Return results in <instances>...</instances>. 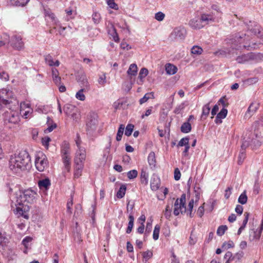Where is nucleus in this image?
<instances>
[{
	"instance_id": "nucleus-1",
	"label": "nucleus",
	"mask_w": 263,
	"mask_h": 263,
	"mask_svg": "<svg viewBox=\"0 0 263 263\" xmlns=\"http://www.w3.org/2000/svg\"><path fill=\"white\" fill-rule=\"evenodd\" d=\"M31 158L26 151H21L10 156L9 167L14 174H20L30 165Z\"/></svg>"
},
{
	"instance_id": "nucleus-2",
	"label": "nucleus",
	"mask_w": 263,
	"mask_h": 263,
	"mask_svg": "<svg viewBox=\"0 0 263 263\" xmlns=\"http://www.w3.org/2000/svg\"><path fill=\"white\" fill-rule=\"evenodd\" d=\"M254 24V28L250 27L248 28V34H242L241 35H236L232 40V44H234V46H232L233 48L236 49H238V47H241V44H243L242 46L244 48L247 49V50H250L252 47L250 45H247L248 42L250 41V38L249 34H253L256 35L260 33V27Z\"/></svg>"
},
{
	"instance_id": "nucleus-3",
	"label": "nucleus",
	"mask_w": 263,
	"mask_h": 263,
	"mask_svg": "<svg viewBox=\"0 0 263 263\" xmlns=\"http://www.w3.org/2000/svg\"><path fill=\"white\" fill-rule=\"evenodd\" d=\"M36 192L31 189H28L24 191H20L19 195L16 197L17 205L27 204L33 203L35 199Z\"/></svg>"
},
{
	"instance_id": "nucleus-4",
	"label": "nucleus",
	"mask_w": 263,
	"mask_h": 263,
	"mask_svg": "<svg viewBox=\"0 0 263 263\" xmlns=\"http://www.w3.org/2000/svg\"><path fill=\"white\" fill-rule=\"evenodd\" d=\"M99 122L98 116L95 114L88 116L86 123L87 134L90 136H95L99 132Z\"/></svg>"
},
{
	"instance_id": "nucleus-5",
	"label": "nucleus",
	"mask_w": 263,
	"mask_h": 263,
	"mask_svg": "<svg viewBox=\"0 0 263 263\" xmlns=\"http://www.w3.org/2000/svg\"><path fill=\"white\" fill-rule=\"evenodd\" d=\"M250 136L248 140H246L243 141L241 146V148L246 149L250 145L253 149H256L261 145L263 142L262 137L255 133H251Z\"/></svg>"
},
{
	"instance_id": "nucleus-6",
	"label": "nucleus",
	"mask_w": 263,
	"mask_h": 263,
	"mask_svg": "<svg viewBox=\"0 0 263 263\" xmlns=\"http://www.w3.org/2000/svg\"><path fill=\"white\" fill-rule=\"evenodd\" d=\"M35 165L40 172L44 171L48 166V161L46 156L42 152H39L35 156Z\"/></svg>"
},
{
	"instance_id": "nucleus-7",
	"label": "nucleus",
	"mask_w": 263,
	"mask_h": 263,
	"mask_svg": "<svg viewBox=\"0 0 263 263\" xmlns=\"http://www.w3.org/2000/svg\"><path fill=\"white\" fill-rule=\"evenodd\" d=\"M186 195L183 194L180 198H177L174 203V214L178 216L180 213L183 214L186 211Z\"/></svg>"
},
{
	"instance_id": "nucleus-8",
	"label": "nucleus",
	"mask_w": 263,
	"mask_h": 263,
	"mask_svg": "<svg viewBox=\"0 0 263 263\" xmlns=\"http://www.w3.org/2000/svg\"><path fill=\"white\" fill-rule=\"evenodd\" d=\"M86 157L85 148L77 149L74 158V164L84 165Z\"/></svg>"
},
{
	"instance_id": "nucleus-9",
	"label": "nucleus",
	"mask_w": 263,
	"mask_h": 263,
	"mask_svg": "<svg viewBox=\"0 0 263 263\" xmlns=\"http://www.w3.org/2000/svg\"><path fill=\"white\" fill-rule=\"evenodd\" d=\"M33 110L29 103L23 102L20 104V114L23 118L28 119L31 117Z\"/></svg>"
},
{
	"instance_id": "nucleus-10",
	"label": "nucleus",
	"mask_w": 263,
	"mask_h": 263,
	"mask_svg": "<svg viewBox=\"0 0 263 263\" xmlns=\"http://www.w3.org/2000/svg\"><path fill=\"white\" fill-rule=\"evenodd\" d=\"M11 46L18 50L24 48V44L20 35H13L11 39Z\"/></svg>"
},
{
	"instance_id": "nucleus-11",
	"label": "nucleus",
	"mask_w": 263,
	"mask_h": 263,
	"mask_svg": "<svg viewBox=\"0 0 263 263\" xmlns=\"http://www.w3.org/2000/svg\"><path fill=\"white\" fill-rule=\"evenodd\" d=\"M5 116L6 120L10 123L16 124L18 123L20 121V117L17 111H10L9 112H7L6 113Z\"/></svg>"
},
{
	"instance_id": "nucleus-12",
	"label": "nucleus",
	"mask_w": 263,
	"mask_h": 263,
	"mask_svg": "<svg viewBox=\"0 0 263 263\" xmlns=\"http://www.w3.org/2000/svg\"><path fill=\"white\" fill-rule=\"evenodd\" d=\"M29 210V206L27 204L17 205L15 209L16 214L19 216H22L26 219H28L29 216L28 212Z\"/></svg>"
},
{
	"instance_id": "nucleus-13",
	"label": "nucleus",
	"mask_w": 263,
	"mask_h": 263,
	"mask_svg": "<svg viewBox=\"0 0 263 263\" xmlns=\"http://www.w3.org/2000/svg\"><path fill=\"white\" fill-rule=\"evenodd\" d=\"M259 104L256 102H252L249 106L247 112L245 114L246 118H251L259 108Z\"/></svg>"
},
{
	"instance_id": "nucleus-14",
	"label": "nucleus",
	"mask_w": 263,
	"mask_h": 263,
	"mask_svg": "<svg viewBox=\"0 0 263 263\" xmlns=\"http://www.w3.org/2000/svg\"><path fill=\"white\" fill-rule=\"evenodd\" d=\"M37 184L40 190L47 191L51 185V182L50 179L46 178L40 180Z\"/></svg>"
},
{
	"instance_id": "nucleus-15",
	"label": "nucleus",
	"mask_w": 263,
	"mask_h": 263,
	"mask_svg": "<svg viewBox=\"0 0 263 263\" xmlns=\"http://www.w3.org/2000/svg\"><path fill=\"white\" fill-rule=\"evenodd\" d=\"M45 63L49 66L58 67L60 65V61L59 60L53 61L52 57L48 54L44 56Z\"/></svg>"
},
{
	"instance_id": "nucleus-16",
	"label": "nucleus",
	"mask_w": 263,
	"mask_h": 263,
	"mask_svg": "<svg viewBox=\"0 0 263 263\" xmlns=\"http://www.w3.org/2000/svg\"><path fill=\"white\" fill-rule=\"evenodd\" d=\"M61 156H70V145L67 141H64L61 147Z\"/></svg>"
},
{
	"instance_id": "nucleus-17",
	"label": "nucleus",
	"mask_w": 263,
	"mask_h": 263,
	"mask_svg": "<svg viewBox=\"0 0 263 263\" xmlns=\"http://www.w3.org/2000/svg\"><path fill=\"white\" fill-rule=\"evenodd\" d=\"M51 74L53 82L57 85H59L61 84V78L59 76V72L58 70L55 68H52Z\"/></svg>"
},
{
	"instance_id": "nucleus-18",
	"label": "nucleus",
	"mask_w": 263,
	"mask_h": 263,
	"mask_svg": "<svg viewBox=\"0 0 263 263\" xmlns=\"http://www.w3.org/2000/svg\"><path fill=\"white\" fill-rule=\"evenodd\" d=\"M190 26L194 29H199L203 27L201 18H193L189 22Z\"/></svg>"
},
{
	"instance_id": "nucleus-19",
	"label": "nucleus",
	"mask_w": 263,
	"mask_h": 263,
	"mask_svg": "<svg viewBox=\"0 0 263 263\" xmlns=\"http://www.w3.org/2000/svg\"><path fill=\"white\" fill-rule=\"evenodd\" d=\"M160 180L157 176H153L151 181V188L153 191H157L160 187Z\"/></svg>"
},
{
	"instance_id": "nucleus-20",
	"label": "nucleus",
	"mask_w": 263,
	"mask_h": 263,
	"mask_svg": "<svg viewBox=\"0 0 263 263\" xmlns=\"http://www.w3.org/2000/svg\"><path fill=\"white\" fill-rule=\"evenodd\" d=\"M166 73L168 75H173L175 74L178 70L177 67L174 65L167 63L165 65Z\"/></svg>"
},
{
	"instance_id": "nucleus-21",
	"label": "nucleus",
	"mask_w": 263,
	"mask_h": 263,
	"mask_svg": "<svg viewBox=\"0 0 263 263\" xmlns=\"http://www.w3.org/2000/svg\"><path fill=\"white\" fill-rule=\"evenodd\" d=\"M228 110L227 109L223 108L220 111L217 115L215 119V123L220 124L222 123V119L225 118L227 115Z\"/></svg>"
},
{
	"instance_id": "nucleus-22",
	"label": "nucleus",
	"mask_w": 263,
	"mask_h": 263,
	"mask_svg": "<svg viewBox=\"0 0 263 263\" xmlns=\"http://www.w3.org/2000/svg\"><path fill=\"white\" fill-rule=\"evenodd\" d=\"M78 81L81 83L82 87L85 88L87 90L90 89V85L85 74H82L81 76H79Z\"/></svg>"
},
{
	"instance_id": "nucleus-23",
	"label": "nucleus",
	"mask_w": 263,
	"mask_h": 263,
	"mask_svg": "<svg viewBox=\"0 0 263 263\" xmlns=\"http://www.w3.org/2000/svg\"><path fill=\"white\" fill-rule=\"evenodd\" d=\"M9 242V238L6 235V233L0 230V246L5 247Z\"/></svg>"
},
{
	"instance_id": "nucleus-24",
	"label": "nucleus",
	"mask_w": 263,
	"mask_h": 263,
	"mask_svg": "<svg viewBox=\"0 0 263 263\" xmlns=\"http://www.w3.org/2000/svg\"><path fill=\"white\" fill-rule=\"evenodd\" d=\"M147 161L151 168L155 167L156 165V160L155 154L154 152H151L148 154Z\"/></svg>"
},
{
	"instance_id": "nucleus-25",
	"label": "nucleus",
	"mask_w": 263,
	"mask_h": 263,
	"mask_svg": "<svg viewBox=\"0 0 263 263\" xmlns=\"http://www.w3.org/2000/svg\"><path fill=\"white\" fill-rule=\"evenodd\" d=\"M200 18L202 22H205L206 24H209L210 22H214L215 20L213 15L211 13H203L201 15Z\"/></svg>"
},
{
	"instance_id": "nucleus-26",
	"label": "nucleus",
	"mask_w": 263,
	"mask_h": 263,
	"mask_svg": "<svg viewBox=\"0 0 263 263\" xmlns=\"http://www.w3.org/2000/svg\"><path fill=\"white\" fill-rule=\"evenodd\" d=\"M8 92L6 89L0 90V102L4 105L9 103L8 97L7 96Z\"/></svg>"
},
{
	"instance_id": "nucleus-27",
	"label": "nucleus",
	"mask_w": 263,
	"mask_h": 263,
	"mask_svg": "<svg viewBox=\"0 0 263 263\" xmlns=\"http://www.w3.org/2000/svg\"><path fill=\"white\" fill-rule=\"evenodd\" d=\"M75 109V106L70 104H66L63 107L64 111L67 116H72Z\"/></svg>"
},
{
	"instance_id": "nucleus-28",
	"label": "nucleus",
	"mask_w": 263,
	"mask_h": 263,
	"mask_svg": "<svg viewBox=\"0 0 263 263\" xmlns=\"http://www.w3.org/2000/svg\"><path fill=\"white\" fill-rule=\"evenodd\" d=\"M62 158L64 165L65 170H66L67 172H69L70 170V156H62Z\"/></svg>"
},
{
	"instance_id": "nucleus-29",
	"label": "nucleus",
	"mask_w": 263,
	"mask_h": 263,
	"mask_svg": "<svg viewBox=\"0 0 263 263\" xmlns=\"http://www.w3.org/2000/svg\"><path fill=\"white\" fill-rule=\"evenodd\" d=\"M138 68L136 64H132L127 71V74L132 77V76H136L137 74Z\"/></svg>"
},
{
	"instance_id": "nucleus-30",
	"label": "nucleus",
	"mask_w": 263,
	"mask_h": 263,
	"mask_svg": "<svg viewBox=\"0 0 263 263\" xmlns=\"http://www.w3.org/2000/svg\"><path fill=\"white\" fill-rule=\"evenodd\" d=\"M140 181L144 185L147 184L148 182V173L144 170H142L140 173Z\"/></svg>"
},
{
	"instance_id": "nucleus-31",
	"label": "nucleus",
	"mask_w": 263,
	"mask_h": 263,
	"mask_svg": "<svg viewBox=\"0 0 263 263\" xmlns=\"http://www.w3.org/2000/svg\"><path fill=\"white\" fill-rule=\"evenodd\" d=\"M7 188L10 194H12L13 192H16L17 191H20V186L18 184H14L13 183H7Z\"/></svg>"
},
{
	"instance_id": "nucleus-32",
	"label": "nucleus",
	"mask_w": 263,
	"mask_h": 263,
	"mask_svg": "<svg viewBox=\"0 0 263 263\" xmlns=\"http://www.w3.org/2000/svg\"><path fill=\"white\" fill-rule=\"evenodd\" d=\"M83 168L84 165L75 164V169L74 172V177L75 178H78L81 176Z\"/></svg>"
},
{
	"instance_id": "nucleus-33",
	"label": "nucleus",
	"mask_w": 263,
	"mask_h": 263,
	"mask_svg": "<svg viewBox=\"0 0 263 263\" xmlns=\"http://www.w3.org/2000/svg\"><path fill=\"white\" fill-rule=\"evenodd\" d=\"M129 222L128 223V227L127 228L126 232L127 234H129L133 228L134 222V217L132 214H129L128 216Z\"/></svg>"
},
{
	"instance_id": "nucleus-34",
	"label": "nucleus",
	"mask_w": 263,
	"mask_h": 263,
	"mask_svg": "<svg viewBox=\"0 0 263 263\" xmlns=\"http://www.w3.org/2000/svg\"><path fill=\"white\" fill-rule=\"evenodd\" d=\"M210 109L211 108L209 103L204 105L202 107V111L201 118L202 119H205L209 115Z\"/></svg>"
},
{
	"instance_id": "nucleus-35",
	"label": "nucleus",
	"mask_w": 263,
	"mask_h": 263,
	"mask_svg": "<svg viewBox=\"0 0 263 263\" xmlns=\"http://www.w3.org/2000/svg\"><path fill=\"white\" fill-rule=\"evenodd\" d=\"M180 129L183 133H189L192 129L191 124L189 122H185L182 124Z\"/></svg>"
},
{
	"instance_id": "nucleus-36",
	"label": "nucleus",
	"mask_w": 263,
	"mask_h": 263,
	"mask_svg": "<svg viewBox=\"0 0 263 263\" xmlns=\"http://www.w3.org/2000/svg\"><path fill=\"white\" fill-rule=\"evenodd\" d=\"M87 90L85 88L79 90L76 94V98L80 101H84L86 99L84 92Z\"/></svg>"
},
{
	"instance_id": "nucleus-37",
	"label": "nucleus",
	"mask_w": 263,
	"mask_h": 263,
	"mask_svg": "<svg viewBox=\"0 0 263 263\" xmlns=\"http://www.w3.org/2000/svg\"><path fill=\"white\" fill-rule=\"evenodd\" d=\"M151 98H154V92H151L145 94L143 98L140 99L139 103L140 104H142L148 101Z\"/></svg>"
},
{
	"instance_id": "nucleus-38",
	"label": "nucleus",
	"mask_w": 263,
	"mask_h": 263,
	"mask_svg": "<svg viewBox=\"0 0 263 263\" xmlns=\"http://www.w3.org/2000/svg\"><path fill=\"white\" fill-rule=\"evenodd\" d=\"M184 30L183 28H175L173 31L175 36L180 39H183L184 37Z\"/></svg>"
},
{
	"instance_id": "nucleus-39",
	"label": "nucleus",
	"mask_w": 263,
	"mask_h": 263,
	"mask_svg": "<svg viewBox=\"0 0 263 263\" xmlns=\"http://www.w3.org/2000/svg\"><path fill=\"white\" fill-rule=\"evenodd\" d=\"M251 58V55L249 54H242L238 56L236 58V61L239 63H242L248 61Z\"/></svg>"
},
{
	"instance_id": "nucleus-40",
	"label": "nucleus",
	"mask_w": 263,
	"mask_h": 263,
	"mask_svg": "<svg viewBox=\"0 0 263 263\" xmlns=\"http://www.w3.org/2000/svg\"><path fill=\"white\" fill-rule=\"evenodd\" d=\"M125 129L124 125L123 124H121L119 127V129L118 130L117 136H116V140L118 141H120L121 140L124 130Z\"/></svg>"
},
{
	"instance_id": "nucleus-41",
	"label": "nucleus",
	"mask_w": 263,
	"mask_h": 263,
	"mask_svg": "<svg viewBox=\"0 0 263 263\" xmlns=\"http://www.w3.org/2000/svg\"><path fill=\"white\" fill-rule=\"evenodd\" d=\"M148 73L147 69L145 68H142L140 69L139 73L138 78L140 79L141 82H143V79L145 78Z\"/></svg>"
},
{
	"instance_id": "nucleus-42",
	"label": "nucleus",
	"mask_w": 263,
	"mask_h": 263,
	"mask_svg": "<svg viewBox=\"0 0 263 263\" xmlns=\"http://www.w3.org/2000/svg\"><path fill=\"white\" fill-rule=\"evenodd\" d=\"M126 187L125 185H122L118 190L117 193V197L118 198H123L126 192Z\"/></svg>"
},
{
	"instance_id": "nucleus-43",
	"label": "nucleus",
	"mask_w": 263,
	"mask_h": 263,
	"mask_svg": "<svg viewBox=\"0 0 263 263\" xmlns=\"http://www.w3.org/2000/svg\"><path fill=\"white\" fill-rule=\"evenodd\" d=\"M248 197L246 195V192L244 191L242 193L240 194L239 196L238 201V202L241 204H246L247 202Z\"/></svg>"
},
{
	"instance_id": "nucleus-44",
	"label": "nucleus",
	"mask_w": 263,
	"mask_h": 263,
	"mask_svg": "<svg viewBox=\"0 0 263 263\" xmlns=\"http://www.w3.org/2000/svg\"><path fill=\"white\" fill-rule=\"evenodd\" d=\"M189 144V138L187 137L182 138L177 145V147L185 146Z\"/></svg>"
},
{
	"instance_id": "nucleus-45",
	"label": "nucleus",
	"mask_w": 263,
	"mask_h": 263,
	"mask_svg": "<svg viewBox=\"0 0 263 263\" xmlns=\"http://www.w3.org/2000/svg\"><path fill=\"white\" fill-rule=\"evenodd\" d=\"M172 213V205L167 204L166 207L165 211H164V215L165 217L167 219H170Z\"/></svg>"
},
{
	"instance_id": "nucleus-46",
	"label": "nucleus",
	"mask_w": 263,
	"mask_h": 263,
	"mask_svg": "<svg viewBox=\"0 0 263 263\" xmlns=\"http://www.w3.org/2000/svg\"><path fill=\"white\" fill-rule=\"evenodd\" d=\"M227 229L228 227L227 226L221 225L218 228L216 233L218 236H222L224 234L225 232L227 230Z\"/></svg>"
},
{
	"instance_id": "nucleus-47",
	"label": "nucleus",
	"mask_w": 263,
	"mask_h": 263,
	"mask_svg": "<svg viewBox=\"0 0 263 263\" xmlns=\"http://www.w3.org/2000/svg\"><path fill=\"white\" fill-rule=\"evenodd\" d=\"M134 128V125L133 124H128L125 128V135L127 137L130 136L133 132Z\"/></svg>"
},
{
	"instance_id": "nucleus-48",
	"label": "nucleus",
	"mask_w": 263,
	"mask_h": 263,
	"mask_svg": "<svg viewBox=\"0 0 263 263\" xmlns=\"http://www.w3.org/2000/svg\"><path fill=\"white\" fill-rule=\"evenodd\" d=\"M242 150L240 152L238 158V164L239 165H241L246 158V153L245 152V149L241 148Z\"/></svg>"
},
{
	"instance_id": "nucleus-49",
	"label": "nucleus",
	"mask_w": 263,
	"mask_h": 263,
	"mask_svg": "<svg viewBox=\"0 0 263 263\" xmlns=\"http://www.w3.org/2000/svg\"><path fill=\"white\" fill-rule=\"evenodd\" d=\"M202 48L198 46H194L191 49V52L194 54L200 55L202 53Z\"/></svg>"
},
{
	"instance_id": "nucleus-50",
	"label": "nucleus",
	"mask_w": 263,
	"mask_h": 263,
	"mask_svg": "<svg viewBox=\"0 0 263 263\" xmlns=\"http://www.w3.org/2000/svg\"><path fill=\"white\" fill-rule=\"evenodd\" d=\"M92 18L95 24H98L101 20L100 14L96 12L93 13Z\"/></svg>"
},
{
	"instance_id": "nucleus-51",
	"label": "nucleus",
	"mask_w": 263,
	"mask_h": 263,
	"mask_svg": "<svg viewBox=\"0 0 263 263\" xmlns=\"http://www.w3.org/2000/svg\"><path fill=\"white\" fill-rule=\"evenodd\" d=\"M160 230V227L158 224H156L155 226L153 235V239L155 240H157L159 238Z\"/></svg>"
},
{
	"instance_id": "nucleus-52",
	"label": "nucleus",
	"mask_w": 263,
	"mask_h": 263,
	"mask_svg": "<svg viewBox=\"0 0 263 263\" xmlns=\"http://www.w3.org/2000/svg\"><path fill=\"white\" fill-rule=\"evenodd\" d=\"M127 176L128 179H133L138 176V172L136 170H133L127 172Z\"/></svg>"
},
{
	"instance_id": "nucleus-53",
	"label": "nucleus",
	"mask_w": 263,
	"mask_h": 263,
	"mask_svg": "<svg viewBox=\"0 0 263 263\" xmlns=\"http://www.w3.org/2000/svg\"><path fill=\"white\" fill-rule=\"evenodd\" d=\"M73 197L71 196L70 198L67 203V211L68 213L71 214L72 213V206L73 205Z\"/></svg>"
},
{
	"instance_id": "nucleus-54",
	"label": "nucleus",
	"mask_w": 263,
	"mask_h": 263,
	"mask_svg": "<svg viewBox=\"0 0 263 263\" xmlns=\"http://www.w3.org/2000/svg\"><path fill=\"white\" fill-rule=\"evenodd\" d=\"M142 256L143 259H145V261H147L152 257L153 252L150 250H147L142 253Z\"/></svg>"
},
{
	"instance_id": "nucleus-55",
	"label": "nucleus",
	"mask_w": 263,
	"mask_h": 263,
	"mask_svg": "<svg viewBox=\"0 0 263 263\" xmlns=\"http://www.w3.org/2000/svg\"><path fill=\"white\" fill-rule=\"evenodd\" d=\"M106 3L110 8L116 10H118V6L115 3V0H106Z\"/></svg>"
},
{
	"instance_id": "nucleus-56",
	"label": "nucleus",
	"mask_w": 263,
	"mask_h": 263,
	"mask_svg": "<svg viewBox=\"0 0 263 263\" xmlns=\"http://www.w3.org/2000/svg\"><path fill=\"white\" fill-rule=\"evenodd\" d=\"M98 82L101 86H104L106 83V74L105 73H103L102 75L99 76Z\"/></svg>"
},
{
	"instance_id": "nucleus-57",
	"label": "nucleus",
	"mask_w": 263,
	"mask_h": 263,
	"mask_svg": "<svg viewBox=\"0 0 263 263\" xmlns=\"http://www.w3.org/2000/svg\"><path fill=\"white\" fill-rule=\"evenodd\" d=\"M185 108L184 103H182L178 105L175 108L174 112L176 114H179Z\"/></svg>"
},
{
	"instance_id": "nucleus-58",
	"label": "nucleus",
	"mask_w": 263,
	"mask_h": 263,
	"mask_svg": "<svg viewBox=\"0 0 263 263\" xmlns=\"http://www.w3.org/2000/svg\"><path fill=\"white\" fill-rule=\"evenodd\" d=\"M65 12L67 16H69L70 18H74L76 15V12L72 8H68L65 10Z\"/></svg>"
},
{
	"instance_id": "nucleus-59",
	"label": "nucleus",
	"mask_w": 263,
	"mask_h": 263,
	"mask_svg": "<svg viewBox=\"0 0 263 263\" xmlns=\"http://www.w3.org/2000/svg\"><path fill=\"white\" fill-rule=\"evenodd\" d=\"M29 2V0H17L16 2L13 1V6H24Z\"/></svg>"
},
{
	"instance_id": "nucleus-60",
	"label": "nucleus",
	"mask_w": 263,
	"mask_h": 263,
	"mask_svg": "<svg viewBox=\"0 0 263 263\" xmlns=\"http://www.w3.org/2000/svg\"><path fill=\"white\" fill-rule=\"evenodd\" d=\"M51 139L48 136H45L42 139V143L43 146L48 148Z\"/></svg>"
},
{
	"instance_id": "nucleus-61",
	"label": "nucleus",
	"mask_w": 263,
	"mask_h": 263,
	"mask_svg": "<svg viewBox=\"0 0 263 263\" xmlns=\"http://www.w3.org/2000/svg\"><path fill=\"white\" fill-rule=\"evenodd\" d=\"M32 240V238L30 236H26L22 240V243L24 247H28L29 243Z\"/></svg>"
},
{
	"instance_id": "nucleus-62",
	"label": "nucleus",
	"mask_w": 263,
	"mask_h": 263,
	"mask_svg": "<svg viewBox=\"0 0 263 263\" xmlns=\"http://www.w3.org/2000/svg\"><path fill=\"white\" fill-rule=\"evenodd\" d=\"M244 216H245V218L243 220L242 224L241 226L240 227V229H243L245 228V227L248 221L249 213L246 212L244 214Z\"/></svg>"
},
{
	"instance_id": "nucleus-63",
	"label": "nucleus",
	"mask_w": 263,
	"mask_h": 263,
	"mask_svg": "<svg viewBox=\"0 0 263 263\" xmlns=\"http://www.w3.org/2000/svg\"><path fill=\"white\" fill-rule=\"evenodd\" d=\"M152 222L153 220L151 218L150 219L148 220L146 223V228H145V232L147 233H149L151 232L152 228Z\"/></svg>"
},
{
	"instance_id": "nucleus-64",
	"label": "nucleus",
	"mask_w": 263,
	"mask_h": 263,
	"mask_svg": "<svg viewBox=\"0 0 263 263\" xmlns=\"http://www.w3.org/2000/svg\"><path fill=\"white\" fill-rule=\"evenodd\" d=\"M164 16L165 14L163 13L158 12L155 14V18L158 21H161L164 19Z\"/></svg>"
}]
</instances>
